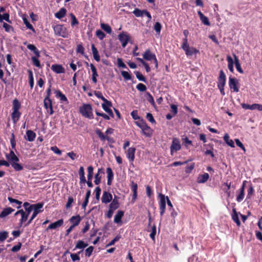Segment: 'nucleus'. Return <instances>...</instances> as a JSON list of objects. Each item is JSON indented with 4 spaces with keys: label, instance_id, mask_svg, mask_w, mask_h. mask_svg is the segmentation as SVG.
<instances>
[{
    "label": "nucleus",
    "instance_id": "nucleus-1",
    "mask_svg": "<svg viewBox=\"0 0 262 262\" xmlns=\"http://www.w3.org/2000/svg\"><path fill=\"white\" fill-rule=\"evenodd\" d=\"M6 157L7 159L10 162L12 167L16 171H20L23 169V166L18 163L19 159L13 150H11L9 154L6 155Z\"/></svg>",
    "mask_w": 262,
    "mask_h": 262
},
{
    "label": "nucleus",
    "instance_id": "nucleus-2",
    "mask_svg": "<svg viewBox=\"0 0 262 262\" xmlns=\"http://www.w3.org/2000/svg\"><path fill=\"white\" fill-rule=\"evenodd\" d=\"M135 124L141 129L142 134L146 137H150L152 136V129L143 119H141L140 120L136 121Z\"/></svg>",
    "mask_w": 262,
    "mask_h": 262
},
{
    "label": "nucleus",
    "instance_id": "nucleus-3",
    "mask_svg": "<svg viewBox=\"0 0 262 262\" xmlns=\"http://www.w3.org/2000/svg\"><path fill=\"white\" fill-rule=\"evenodd\" d=\"M20 108V103L19 101L15 99L13 101V112L11 114V118L13 123H15L20 116L21 113L19 112Z\"/></svg>",
    "mask_w": 262,
    "mask_h": 262
},
{
    "label": "nucleus",
    "instance_id": "nucleus-4",
    "mask_svg": "<svg viewBox=\"0 0 262 262\" xmlns=\"http://www.w3.org/2000/svg\"><path fill=\"white\" fill-rule=\"evenodd\" d=\"M80 114L84 117L92 119L94 118L93 114L92 107L90 104H83L79 108Z\"/></svg>",
    "mask_w": 262,
    "mask_h": 262
},
{
    "label": "nucleus",
    "instance_id": "nucleus-5",
    "mask_svg": "<svg viewBox=\"0 0 262 262\" xmlns=\"http://www.w3.org/2000/svg\"><path fill=\"white\" fill-rule=\"evenodd\" d=\"M53 29L56 35L63 38H68L69 37V34L67 29L63 25H57L54 27Z\"/></svg>",
    "mask_w": 262,
    "mask_h": 262
},
{
    "label": "nucleus",
    "instance_id": "nucleus-6",
    "mask_svg": "<svg viewBox=\"0 0 262 262\" xmlns=\"http://www.w3.org/2000/svg\"><path fill=\"white\" fill-rule=\"evenodd\" d=\"M118 39L121 42L122 47L124 48L130 42L131 37L127 32L123 31L118 34Z\"/></svg>",
    "mask_w": 262,
    "mask_h": 262
},
{
    "label": "nucleus",
    "instance_id": "nucleus-7",
    "mask_svg": "<svg viewBox=\"0 0 262 262\" xmlns=\"http://www.w3.org/2000/svg\"><path fill=\"white\" fill-rule=\"evenodd\" d=\"M143 58L146 60H154L156 68H158V63L156 55L152 53L149 50H147L143 55Z\"/></svg>",
    "mask_w": 262,
    "mask_h": 262
},
{
    "label": "nucleus",
    "instance_id": "nucleus-8",
    "mask_svg": "<svg viewBox=\"0 0 262 262\" xmlns=\"http://www.w3.org/2000/svg\"><path fill=\"white\" fill-rule=\"evenodd\" d=\"M181 148V146L179 139L177 138H173L170 146L171 155H173L174 152L180 150Z\"/></svg>",
    "mask_w": 262,
    "mask_h": 262
},
{
    "label": "nucleus",
    "instance_id": "nucleus-9",
    "mask_svg": "<svg viewBox=\"0 0 262 262\" xmlns=\"http://www.w3.org/2000/svg\"><path fill=\"white\" fill-rule=\"evenodd\" d=\"M159 197L160 198L159 208L160 210V215L162 216L165 213L166 209V201L167 200L166 197L161 193L159 194Z\"/></svg>",
    "mask_w": 262,
    "mask_h": 262
},
{
    "label": "nucleus",
    "instance_id": "nucleus-10",
    "mask_svg": "<svg viewBox=\"0 0 262 262\" xmlns=\"http://www.w3.org/2000/svg\"><path fill=\"white\" fill-rule=\"evenodd\" d=\"M229 85L230 89L233 92H238L239 91L238 81L235 78L229 77Z\"/></svg>",
    "mask_w": 262,
    "mask_h": 262
},
{
    "label": "nucleus",
    "instance_id": "nucleus-11",
    "mask_svg": "<svg viewBox=\"0 0 262 262\" xmlns=\"http://www.w3.org/2000/svg\"><path fill=\"white\" fill-rule=\"evenodd\" d=\"M113 195L110 192L104 191L101 198V202L104 204H107L113 200Z\"/></svg>",
    "mask_w": 262,
    "mask_h": 262
},
{
    "label": "nucleus",
    "instance_id": "nucleus-12",
    "mask_svg": "<svg viewBox=\"0 0 262 262\" xmlns=\"http://www.w3.org/2000/svg\"><path fill=\"white\" fill-rule=\"evenodd\" d=\"M104 174V170L103 168H99L97 172L95 174L94 178V183L95 185H99L101 182L102 176Z\"/></svg>",
    "mask_w": 262,
    "mask_h": 262
},
{
    "label": "nucleus",
    "instance_id": "nucleus-13",
    "mask_svg": "<svg viewBox=\"0 0 262 262\" xmlns=\"http://www.w3.org/2000/svg\"><path fill=\"white\" fill-rule=\"evenodd\" d=\"M183 50L185 52L186 55L189 57L193 54H196L199 52V50L194 47H190L189 46Z\"/></svg>",
    "mask_w": 262,
    "mask_h": 262
},
{
    "label": "nucleus",
    "instance_id": "nucleus-14",
    "mask_svg": "<svg viewBox=\"0 0 262 262\" xmlns=\"http://www.w3.org/2000/svg\"><path fill=\"white\" fill-rule=\"evenodd\" d=\"M45 107L47 110H50V114L52 115L53 113V110L52 107V101L48 97H46L43 101Z\"/></svg>",
    "mask_w": 262,
    "mask_h": 262
},
{
    "label": "nucleus",
    "instance_id": "nucleus-15",
    "mask_svg": "<svg viewBox=\"0 0 262 262\" xmlns=\"http://www.w3.org/2000/svg\"><path fill=\"white\" fill-rule=\"evenodd\" d=\"M63 224V220L62 219L59 220L57 221L50 224L46 229V230L48 231L49 229H55L61 226Z\"/></svg>",
    "mask_w": 262,
    "mask_h": 262
},
{
    "label": "nucleus",
    "instance_id": "nucleus-16",
    "mask_svg": "<svg viewBox=\"0 0 262 262\" xmlns=\"http://www.w3.org/2000/svg\"><path fill=\"white\" fill-rule=\"evenodd\" d=\"M135 151L136 148L135 147H130L126 152L127 158L131 162H133L134 160Z\"/></svg>",
    "mask_w": 262,
    "mask_h": 262
},
{
    "label": "nucleus",
    "instance_id": "nucleus-17",
    "mask_svg": "<svg viewBox=\"0 0 262 262\" xmlns=\"http://www.w3.org/2000/svg\"><path fill=\"white\" fill-rule=\"evenodd\" d=\"M43 204L42 203H39L35 204H33L32 211L37 215L41 212L43 210L41 209L43 207Z\"/></svg>",
    "mask_w": 262,
    "mask_h": 262
},
{
    "label": "nucleus",
    "instance_id": "nucleus-18",
    "mask_svg": "<svg viewBox=\"0 0 262 262\" xmlns=\"http://www.w3.org/2000/svg\"><path fill=\"white\" fill-rule=\"evenodd\" d=\"M51 70L57 74L63 73L64 72V69L60 64H53L51 66Z\"/></svg>",
    "mask_w": 262,
    "mask_h": 262
},
{
    "label": "nucleus",
    "instance_id": "nucleus-19",
    "mask_svg": "<svg viewBox=\"0 0 262 262\" xmlns=\"http://www.w3.org/2000/svg\"><path fill=\"white\" fill-rule=\"evenodd\" d=\"M226 83V75L223 70L220 72V76L218 79L217 85H225Z\"/></svg>",
    "mask_w": 262,
    "mask_h": 262
},
{
    "label": "nucleus",
    "instance_id": "nucleus-20",
    "mask_svg": "<svg viewBox=\"0 0 262 262\" xmlns=\"http://www.w3.org/2000/svg\"><path fill=\"white\" fill-rule=\"evenodd\" d=\"M90 68L92 72V81L94 83H96L97 82V77L98 76V74L97 72V69L94 66V64L92 63L90 64Z\"/></svg>",
    "mask_w": 262,
    "mask_h": 262
},
{
    "label": "nucleus",
    "instance_id": "nucleus-21",
    "mask_svg": "<svg viewBox=\"0 0 262 262\" xmlns=\"http://www.w3.org/2000/svg\"><path fill=\"white\" fill-rule=\"evenodd\" d=\"M119 207V203L118 199L115 196L114 199L112 200V202L109 205V209L115 210Z\"/></svg>",
    "mask_w": 262,
    "mask_h": 262
},
{
    "label": "nucleus",
    "instance_id": "nucleus-22",
    "mask_svg": "<svg viewBox=\"0 0 262 262\" xmlns=\"http://www.w3.org/2000/svg\"><path fill=\"white\" fill-rule=\"evenodd\" d=\"M14 210L11 207H7L3 209L0 213V218H3L12 213Z\"/></svg>",
    "mask_w": 262,
    "mask_h": 262
},
{
    "label": "nucleus",
    "instance_id": "nucleus-23",
    "mask_svg": "<svg viewBox=\"0 0 262 262\" xmlns=\"http://www.w3.org/2000/svg\"><path fill=\"white\" fill-rule=\"evenodd\" d=\"M124 215V212L122 210H118L115 215L114 222L119 224L121 222V219Z\"/></svg>",
    "mask_w": 262,
    "mask_h": 262
},
{
    "label": "nucleus",
    "instance_id": "nucleus-24",
    "mask_svg": "<svg viewBox=\"0 0 262 262\" xmlns=\"http://www.w3.org/2000/svg\"><path fill=\"white\" fill-rule=\"evenodd\" d=\"M198 13L203 24L207 26H209L210 25V23L208 18L206 16H205L201 11H199L198 12Z\"/></svg>",
    "mask_w": 262,
    "mask_h": 262
},
{
    "label": "nucleus",
    "instance_id": "nucleus-25",
    "mask_svg": "<svg viewBox=\"0 0 262 262\" xmlns=\"http://www.w3.org/2000/svg\"><path fill=\"white\" fill-rule=\"evenodd\" d=\"M84 168L82 166L80 167L79 169V175L80 179V183H86V179L84 176Z\"/></svg>",
    "mask_w": 262,
    "mask_h": 262
},
{
    "label": "nucleus",
    "instance_id": "nucleus-26",
    "mask_svg": "<svg viewBox=\"0 0 262 262\" xmlns=\"http://www.w3.org/2000/svg\"><path fill=\"white\" fill-rule=\"evenodd\" d=\"M209 178V174L207 173H205L199 176L197 179V182L199 183H204L208 180Z\"/></svg>",
    "mask_w": 262,
    "mask_h": 262
},
{
    "label": "nucleus",
    "instance_id": "nucleus-27",
    "mask_svg": "<svg viewBox=\"0 0 262 262\" xmlns=\"http://www.w3.org/2000/svg\"><path fill=\"white\" fill-rule=\"evenodd\" d=\"M26 139L30 142L33 141L35 138L36 134L33 131L28 130L26 132Z\"/></svg>",
    "mask_w": 262,
    "mask_h": 262
},
{
    "label": "nucleus",
    "instance_id": "nucleus-28",
    "mask_svg": "<svg viewBox=\"0 0 262 262\" xmlns=\"http://www.w3.org/2000/svg\"><path fill=\"white\" fill-rule=\"evenodd\" d=\"M88 246V244L87 243L84 242L83 241L79 240L77 241L76 244L75 249L83 250Z\"/></svg>",
    "mask_w": 262,
    "mask_h": 262
},
{
    "label": "nucleus",
    "instance_id": "nucleus-29",
    "mask_svg": "<svg viewBox=\"0 0 262 262\" xmlns=\"http://www.w3.org/2000/svg\"><path fill=\"white\" fill-rule=\"evenodd\" d=\"M95 96L99 99H101L103 101L104 103H105L108 106H112V103L111 101H108L102 95V93L100 92H97L95 93Z\"/></svg>",
    "mask_w": 262,
    "mask_h": 262
},
{
    "label": "nucleus",
    "instance_id": "nucleus-30",
    "mask_svg": "<svg viewBox=\"0 0 262 262\" xmlns=\"http://www.w3.org/2000/svg\"><path fill=\"white\" fill-rule=\"evenodd\" d=\"M233 57L234 58L235 66V67H236V69L237 71L238 72H239L240 73L243 74L244 73V71H243V70H242V69L241 68V64L239 63V60H238L237 57L235 54H233Z\"/></svg>",
    "mask_w": 262,
    "mask_h": 262
},
{
    "label": "nucleus",
    "instance_id": "nucleus-31",
    "mask_svg": "<svg viewBox=\"0 0 262 262\" xmlns=\"http://www.w3.org/2000/svg\"><path fill=\"white\" fill-rule=\"evenodd\" d=\"M27 47L29 50L33 51L37 57L40 56L39 51L34 45L28 44Z\"/></svg>",
    "mask_w": 262,
    "mask_h": 262
},
{
    "label": "nucleus",
    "instance_id": "nucleus-32",
    "mask_svg": "<svg viewBox=\"0 0 262 262\" xmlns=\"http://www.w3.org/2000/svg\"><path fill=\"white\" fill-rule=\"evenodd\" d=\"M66 12L67 11L65 8H61L59 11L55 14V16L56 18L61 19L65 16Z\"/></svg>",
    "mask_w": 262,
    "mask_h": 262
},
{
    "label": "nucleus",
    "instance_id": "nucleus-33",
    "mask_svg": "<svg viewBox=\"0 0 262 262\" xmlns=\"http://www.w3.org/2000/svg\"><path fill=\"white\" fill-rule=\"evenodd\" d=\"M111 106L107 105L105 103L102 104V107L108 114L109 116L114 117V114L112 110L109 107Z\"/></svg>",
    "mask_w": 262,
    "mask_h": 262
},
{
    "label": "nucleus",
    "instance_id": "nucleus-34",
    "mask_svg": "<svg viewBox=\"0 0 262 262\" xmlns=\"http://www.w3.org/2000/svg\"><path fill=\"white\" fill-rule=\"evenodd\" d=\"M225 142L231 147H234V143L232 140L229 139L228 134H226L224 137Z\"/></svg>",
    "mask_w": 262,
    "mask_h": 262
},
{
    "label": "nucleus",
    "instance_id": "nucleus-35",
    "mask_svg": "<svg viewBox=\"0 0 262 262\" xmlns=\"http://www.w3.org/2000/svg\"><path fill=\"white\" fill-rule=\"evenodd\" d=\"M92 51L93 55L94 58L97 61H100V56L97 49L95 48L94 45H92Z\"/></svg>",
    "mask_w": 262,
    "mask_h": 262
},
{
    "label": "nucleus",
    "instance_id": "nucleus-36",
    "mask_svg": "<svg viewBox=\"0 0 262 262\" xmlns=\"http://www.w3.org/2000/svg\"><path fill=\"white\" fill-rule=\"evenodd\" d=\"M227 60L228 61V69H229V71L231 72H233V71H234V69H233L234 62H233V60L232 58H231V56H227Z\"/></svg>",
    "mask_w": 262,
    "mask_h": 262
},
{
    "label": "nucleus",
    "instance_id": "nucleus-37",
    "mask_svg": "<svg viewBox=\"0 0 262 262\" xmlns=\"http://www.w3.org/2000/svg\"><path fill=\"white\" fill-rule=\"evenodd\" d=\"M232 218V220L235 222V223L236 224V225L238 226H240L241 222L239 220L238 214H237V212H236L235 209H233V210Z\"/></svg>",
    "mask_w": 262,
    "mask_h": 262
},
{
    "label": "nucleus",
    "instance_id": "nucleus-38",
    "mask_svg": "<svg viewBox=\"0 0 262 262\" xmlns=\"http://www.w3.org/2000/svg\"><path fill=\"white\" fill-rule=\"evenodd\" d=\"M88 181H92L93 177L94 168L92 166H88Z\"/></svg>",
    "mask_w": 262,
    "mask_h": 262
},
{
    "label": "nucleus",
    "instance_id": "nucleus-39",
    "mask_svg": "<svg viewBox=\"0 0 262 262\" xmlns=\"http://www.w3.org/2000/svg\"><path fill=\"white\" fill-rule=\"evenodd\" d=\"M28 72L29 74V84L31 87V89H32L34 86V79L33 72L31 70H30L28 71Z\"/></svg>",
    "mask_w": 262,
    "mask_h": 262
},
{
    "label": "nucleus",
    "instance_id": "nucleus-40",
    "mask_svg": "<svg viewBox=\"0 0 262 262\" xmlns=\"http://www.w3.org/2000/svg\"><path fill=\"white\" fill-rule=\"evenodd\" d=\"M144 10H141L139 9L136 8L133 11V13L136 17H142L144 15Z\"/></svg>",
    "mask_w": 262,
    "mask_h": 262
},
{
    "label": "nucleus",
    "instance_id": "nucleus-41",
    "mask_svg": "<svg viewBox=\"0 0 262 262\" xmlns=\"http://www.w3.org/2000/svg\"><path fill=\"white\" fill-rule=\"evenodd\" d=\"M101 28L108 34H111L112 32V29L107 24H101Z\"/></svg>",
    "mask_w": 262,
    "mask_h": 262
},
{
    "label": "nucleus",
    "instance_id": "nucleus-42",
    "mask_svg": "<svg viewBox=\"0 0 262 262\" xmlns=\"http://www.w3.org/2000/svg\"><path fill=\"white\" fill-rule=\"evenodd\" d=\"M8 237V232L6 231L0 232V242H3Z\"/></svg>",
    "mask_w": 262,
    "mask_h": 262
},
{
    "label": "nucleus",
    "instance_id": "nucleus-43",
    "mask_svg": "<svg viewBox=\"0 0 262 262\" xmlns=\"http://www.w3.org/2000/svg\"><path fill=\"white\" fill-rule=\"evenodd\" d=\"M242 106L244 109H245V110H256L255 103L253 104L252 105L243 103V104H242Z\"/></svg>",
    "mask_w": 262,
    "mask_h": 262
},
{
    "label": "nucleus",
    "instance_id": "nucleus-44",
    "mask_svg": "<svg viewBox=\"0 0 262 262\" xmlns=\"http://www.w3.org/2000/svg\"><path fill=\"white\" fill-rule=\"evenodd\" d=\"M8 199L10 203H15L16 204L18 205V206L16 207L17 208L19 209L21 207V204H22V202L21 201H19L11 197H8Z\"/></svg>",
    "mask_w": 262,
    "mask_h": 262
},
{
    "label": "nucleus",
    "instance_id": "nucleus-45",
    "mask_svg": "<svg viewBox=\"0 0 262 262\" xmlns=\"http://www.w3.org/2000/svg\"><path fill=\"white\" fill-rule=\"evenodd\" d=\"M56 95L57 97L60 98V99L62 101H67L68 99L66 96L63 94L60 91H57L56 92Z\"/></svg>",
    "mask_w": 262,
    "mask_h": 262
},
{
    "label": "nucleus",
    "instance_id": "nucleus-46",
    "mask_svg": "<svg viewBox=\"0 0 262 262\" xmlns=\"http://www.w3.org/2000/svg\"><path fill=\"white\" fill-rule=\"evenodd\" d=\"M245 193L243 191V188L240 189V192L236 197V201L238 202H241L244 198Z\"/></svg>",
    "mask_w": 262,
    "mask_h": 262
},
{
    "label": "nucleus",
    "instance_id": "nucleus-47",
    "mask_svg": "<svg viewBox=\"0 0 262 262\" xmlns=\"http://www.w3.org/2000/svg\"><path fill=\"white\" fill-rule=\"evenodd\" d=\"M135 74L136 76V77L137 78V79L139 80L143 81V82H146L145 78L143 76V75L140 72L135 71Z\"/></svg>",
    "mask_w": 262,
    "mask_h": 262
},
{
    "label": "nucleus",
    "instance_id": "nucleus-48",
    "mask_svg": "<svg viewBox=\"0 0 262 262\" xmlns=\"http://www.w3.org/2000/svg\"><path fill=\"white\" fill-rule=\"evenodd\" d=\"M28 218V216L27 215V214H26L25 213H24V214H22V215H21V219L19 220V226H21L23 225V223L27 221Z\"/></svg>",
    "mask_w": 262,
    "mask_h": 262
},
{
    "label": "nucleus",
    "instance_id": "nucleus-49",
    "mask_svg": "<svg viewBox=\"0 0 262 262\" xmlns=\"http://www.w3.org/2000/svg\"><path fill=\"white\" fill-rule=\"evenodd\" d=\"M224 185H225L227 187L226 188L224 189V192L227 194L228 197H229L230 196V191L229 190L231 187V183H225Z\"/></svg>",
    "mask_w": 262,
    "mask_h": 262
},
{
    "label": "nucleus",
    "instance_id": "nucleus-50",
    "mask_svg": "<svg viewBox=\"0 0 262 262\" xmlns=\"http://www.w3.org/2000/svg\"><path fill=\"white\" fill-rule=\"evenodd\" d=\"M23 21L27 28L31 30L33 32H35V30L33 28L32 25L30 24V23L28 21L26 18H23Z\"/></svg>",
    "mask_w": 262,
    "mask_h": 262
},
{
    "label": "nucleus",
    "instance_id": "nucleus-51",
    "mask_svg": "<svg viewBox=\"0 0 262 262\" xmlns=\"http://www.w3.org/2000/svg\"><path fill=\"white\" fill-rule=\"evenodd\" d=\"M37 57H32L31 59L33 62V64L38 67L40 68L41 65L39 60L37 59Z\"/></svg>",
    "mask_w": 262,
    "mask_h": 262
},
{
    "label": "nucleus",
    "instance_id": "nucleus-52",
    "mask_svg": "<svg viewBox=\"0 0 262 262\" xmlns=\"http://www.w3.org/2000/svg\"><path fill=\"white\" fill-rule=\"evenodd\" d=\"M81 219L79 215L73 216L70 220V222L74 225L76 222H78V224L80 222Z\"/></svg>",
    "mask_w": 262,
    "mask_h": 262
},
{
    "label": "nucleus",
    "instance_id": "nucleus-53",
    "mask_svg": "<svg viewBox=\"0 0 262 262\" xmlns=\"http://www.w3.org/2000/svg\"><path fill=\"white\" fill-rule=\"evenodd\" d=\"M96 35L100 40H102L105 36V34L100 30H98L96 31Z\"/></svg>",
    "mask_w": 262,
    "mask_h": 262
},
{
    "label": "nucleus",
    "instance_id": "nucleus-54",
    "mask_svg": "<svg viewBox=\"0 0 262 262\" xmlns=\"http://www.w3.org/2000/svg\"><path fill=\"white\" fill-rule=\"evenodd\" d=\"M94 250V247L93 246H90L88 247L85 251V255L86 257H90Z\"/></svg>",
    "mask_w": 262,
    "mask_h": 262
},
{
    "label": "nucleus",
    "instance_id": "nucleus-55",
    "mask_svg": "<svg viewBox=\"0 0 262 262\" xmlns=\"http://www.w3.org/2000/svg\"><path fill=\"white\" fill-rule=\"evenodd\" d=\"M3 20L9 21V14L8 13H4L3 15L0 13V21L2 22Z\"/></svg>",
    "mask_w": 262,
    "mask_h": 262
},
{
    "label": "nucleus",
    "instance_id": "nucleus-56",
    "mask_svg": "<svg viewBox=\"0 0 262 262\" xmlns=\"http://www.w3.org/2000/svg\"><path fill=\"white\" fill-rule=\"evenodd\" d=\"M122 76L123 77L125 80H128L131 79V76L128 72L124 71H122L121 72Z\"/></svg>",
    "mask_w": 262,
    "mask_h": 262
},
{
    "label": "nucleus",
    "instance_id": "nucleus-57",
    "mask_svg": "<svg viewBox=\"0 0 262 262\" xmlns=\"http://www.w3.org/2000/svg\"><path fill=\"white\" fill-rule=\"evenodd\" d=\"M136 88L140 92H144L146 90V86L141 83L138 84L136 86Z\"/></svg>",
    "mask_w": 262,
    "mask_h": 262
},
{
    "label": "nucleus",
    "instance_id": "nucleus-58",
    "mask_svg": "<svg viewBox=\"0 0 262 262\" xmlns=\"http://www.w3.org/2000/svg\"><path fill=\"white\" fill-rule=\"evenodd\" d=\"M107 178L110 179H113L114 174L112 169L110 167L106 168Z\"/></svg>",
    "mask_w": 262,
    "mask_h": 262
},
{
    "label": "nucleus",
    "instance_id": "nucleus-59",
    "mask_svg": "<svg viewBox=\"0 0 262 262\" xmlns=\"http://www.w3.org/2000/svg\"><path fill=\"white\" fill-rule=\"evenodd\" d=\"M130 115L134 120H141L140 117L138 116V111L137 110H134L132 111Z\"/></svg>",
    "mask_w": 262,
    "mask_h": 262
},
{
    "label": "nucleus",
    "instance_id": "nucleus-60",
    "mask_svg": "<svg viewBox=\"0 0 262 262\" xmlns=\"http://www.w3.org/2000/svg\"><path fill=\"white\" fill-rule=\"evenodd\" d=\"M97 135L100 138L101 140H105L106 139H108L106 136H105L100 130H97L96 131Z\"/></svg>",
    "mask_w": 262,
    "mask_h": 262
},
{
    "label": "nucleus",
    "instance_id": "nucleus-61",
    "mask_svg": "<svg viewBox=\"0 0 262 262\" xmlns=\"http://www.w3.org/2000/svg\"><path fill=\"white\" fill-rule=\"evenodd\" d=\"M95 193L96 200H99L100 199L101 193V188H100V187L98 186L96 187L95 189Z\"/></svg>",
    "mask_w": 262,
    "mask_h": 262
},
{
    "label": "nucleus",
    "instance_id": "nucleus-62",
    "mask_svg": "<svg viewBox=\"0 0 262 262\" xmlns=\"http://www.w3.org/2000/svg\"><path fill=\"white\" fill-rule=\"evenodd\" d=\"M11 146L12 148H15L16 146V142L15 140V136L14 133L11 134V137L10 138Z\"/></svg>",
    "mask_w": 262,
    "mask_h": 262
},
{
    "label": "nucleus",
    "instance_id": "nucleus-63",
    "mask_svg": "<svg viewBox=\"0 0 262 262\" xmlns=\"http://www.w3.org/2000/svg\"><path fill=\"white\" fill-rule=\"evenodd\" d=\"M183 144L186 147H188L189 145H192V141L189 140V139L186 137L182 138Z\"/></svg>",
    "mask_w": 262,
    "mask_h": 262
},
{
    "label": "nucleus",
    "instance_id": "nucleus-64",
    "mask_svg": "<svg viewBox=\"0 0 262 262\" xmlns=\"http://www.w3.org/2000/svg\"><path fill=\"white\" fill-rule=\"evenodd\" d=\"M161 25L159 23L157 22L155 23L154 26V29L156 31L157 33H160L161 30Z\"/></svg>",
    "mask_w": 262,
    "mask_h": 262
}]
</instances>
